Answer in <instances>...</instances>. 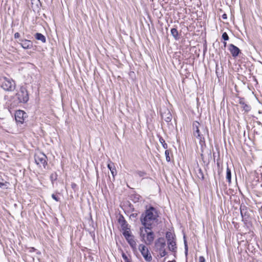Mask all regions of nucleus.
Returning a JSON list of instances; mask_svg holds the SVG:
<instances>
[{"mask_svg": "<svg viewBox=\"0 0 262 262\" xmlns=\"http://www.w3.org/2000/svg\"><path fill=\"white\" fill-rule=\"evenodd\" d=\"M159 216L158 211L154 207L150 206L147 208L140 217V221L145 228H151L152 225L157 220Z\"/></svg>", "mask_w": 262, "mask_h": 262, "instance_id": "1", "label": "nucleus"}, {"mask_svg": "<svg viewBox=\"0 0 262 262\" xmlns=\"http://www.w3.org/2000/svg\"><path fill=\"white\" fill-rule=\"evenodd\" d=\"M155 249L161 257H164L167 254L166 251V243L165 240L163 237L159 238L155 242Z\"/></svg>", "mask_w": 262, "mask_h": 262, "instance_id": "2", "label": "nucleus"}, {"mask_svg": "<svg viewBox=\"0 0 262 262\" xmlns=\"http://www.w3.org/2000/svg\"><path fill=\"white\" fill-rule=\"evenodd\" d=\"M1 87L6 91H12L15 88V83L12 79L3 77L1 78Z\"/></svg>", "mask_w": 262, "mask_h": 262, "instance_id": "3", "label": "nucleus"}, {"mask_svg": "<svg viewBox=\"0 0 262 262\" xmlns=\"http://www.w3.org/2000/svg\"><path fill=\"white\" fill-rule=\"evenodd\" d=\"M15 97L19 103H26L29 100L28 92L24 87L20 88L16 94Z\"/></svg>", "mask_w": 262, "mask_h": 262, "instance_id": "4", "label": "nucleus"}, {"mask_svg": "<svg viewBox=\"0 0 262 262\" xmlns=\"http://www.w3.org/2000/svg\"><path fill=\"white\" fill-rule=\"evenodd\" d=\"M35 163L39 167L46 168L47 165V156L42 152H37L34 156Z\"/></svg>", "mask_w": 262, "mask_h": 262, "instance_id": "5", "label": "nucleus"}, {"mask_svg": "<svg viewBox=\"0 0 262 262\" xmlns=\"http://www.w3.org/2000/svg\"><path fill=\"white\" fill-rule=\"evenodd\" d=\"M151 228L149 229L145 228V232L146 234L143 233L142 231L141 233V236L143 238L145 243L146 245H150L154 241L155 238V235L154 232L151 230Z\"/></svg>", "mask_w": 262, "mask_h": 262, "instance_id": "6", "label": "nucleus"}, {"mask_svg": "<svg viewBox=\"0 0 262 262\" xmlns=\"http://www.w3.org/2000/svg\"><path fill=\"white\" fill-rule=\"evenodd\" d=\"M138 248L146 261H150L152 260V256L147 247L143 244H140Z\"/></svg>", "mask_w": 262, "mask_h": 262, "instance_id": "7", "label": "nucleus"}, {"mask_svg": "<svg viewBox=\"0 0 262 262\" xmlns=\"http://www.w3.org/2000/svg\"><path fill=\"white\" fill-rule=\"evenodd\" d=\"M201 124L198 121H194L192 124L193 134L198 139L202 140V136L200 134V127Z\"/></svg>", "mask_w": 262, "mask_h": 262, "instance_id": "8", "label": "nucleus"}, {"mask_svg": "<svg viewBox=\"0 0 262 262\" xmlns=\"http://www.w3.org/2000/svg\"><path fill=\"white\" fill-rule=\"evenodd\" d=\"M26 113L21 110L17 111L15 114V118L17 122L22 124L26 118Z\"/></svg>", "mask_w": 262, "mask_h": 262, "instance_id": "9", "label": "nucleus"}, {"mask_svg": "<svg viewBox=\"0 0 262 262\" xmlns=\"http://www.w3.org/2000/svg\"><path fill=\"white\" fill-rule=\"evenodd\" d=\"M229 50L233 57H236L240 52L239 48L233 44H230L229 45Z\"/></svg>", "mask_w": 262, "mask_h": 262, "instance_id": "10", "label": "nucleus"}, {"mask_svg": "<svg viewBox=\"0 0 262 262\" xmlns=\"http://www.w3.org/2000/svg\"><path fill=\"white\" fill-rule=\"evenodd\" d=\"M161 117L167 122H170L172 119V115L168 110L161 113Z\"/></svg>", "mask_w": 262, "mask_h": 262, "instance_id": "11", "label": "nucleus"}, {"mask_svg": "<svg viewBox=\"0 0 262 262\" xmlns=\"http://www.w3.org/2000/svg\"><path fill=\"white\" fill-rule=\"evenodd\" d=\"M239 103L241 105L242 107L245 112H249L251 110V106L245 102L244 98H240Z\"/></svg>", "mask_w": 262, "mask_h": 262, "instance_id": "12", "label": "nucleus"}, {"mask_svg": "<svg viewBox=\"0 0 262 262\" xmlns=\"http://www.w3.org/2000/svg\"><path fill=\"white\" fill-rule=\"evenodd\" d=\"M21 42L20 43V45L25 49H31L33 46L32 42L29 40L21 39Z\"/></svg>", "mask_w": 262, "mask_h": 262, "instance_id": "13", "label": "nucleus"}, {"mask_svg": "<svg viewBox=\"0 0 262 262\" xmlns=\"http://www.w3.org/2000/svg\"><path fill=\"white\" fill-rule=\"evenodd\" d=\"M107 167L110 170L113 177H114L117 173V171L116 168L114 165V163L110 162V163L107 164Z\"/></svg>", "mask_w": 262, "mask_h": 262, "instance_id": "14", "label": "nucleus"}, {"mask_svg": "<svg viewBox=\"0 0 262 262\" xmlns=\"http://www.w3.org/2000/svg\"><path fill=\"white\" fill-rule=\"evenodd\" d=\"M34 36L36 39L40 40L42 43H45L46 42L45 36L40 33H36Z\"/></svg>", "mask_w": 262, "mask_h": 262, "instance_id": "15", "label": "nucleus"}, {"mask_svg": "<svg viewBox=\"0 0 262 262\" xmlns=\"http://www.w3.org/2000/svg\"><path fill=\"white\" fill-rule=\"evenodd\" d=\"M119 222L121 224L123 230L128 228V225L123 216H121L119 218Z\"/></svg>", "mask_w": 262, "mask_h": 262, "instance_id": "16", "label": "nucleus"}, {"mask_svg": "<svg viewBox=\"0 0 262 262\" xmlns=\"http://www.w3.org/2000/svg\"><path fill=\"white\" fill-rule=\"evenodd\" d=\"M168 247L170 251L175 252L177 250V245L176 241L173 243H169L168 244Z\"/></svg>", "mask_w": 262, "mask_h": 262, "instance_id": "17", "label": "nucleus"}, {"mask_svg": "<svg viewBox=\"0 0 262 262\" xmlns=\"http://www.w3.org/2000/svg\"><path fill=\"white\" fill-rule=\"evenodd\" d=\"M126 240L128 242L129 245L130 246V247L133 249H134L136 248L137 244H136V241L134 240L133 236L131 237L130 238H129Z\"/></svg>", "mask_w": 262, "mask_h": 262, "instance_id": "18", "label": "nucleus"}, {"mask_svg": "<svg viewBox=\"0 0 262 262\" xmlns=\"http://www.w3.org/2000/svg\"><path fill=\"white\" fill-rule=\"evenodd\" d=\"M171 34L175 39L178 40L179 39V33L178 30L176 28L171 29Z\"/></svg>", "mask_w": 262, "mask_h": 262, "instance_id": "19", "label": "nucleus"}, {"mask_svg": "<svg viewBox=\"0 0 262 262\" xmlns=\"http://www.w3.org/2000/svg\"><path fill=\"white\" fill-rule=\"evenodd\" d=\"M196 174L199 179L202 180H204V174L201 168H198V169L196 171Z\"/></svg>", "mask_w": 262, "mask_h": 262, "instance_id": "20", "label": "nucleus"}, {"mask_svg": "<svg viewBox=\"0 0 262 262\" xmlns=\"http://www.w3.org/2000/svg\"><path fill=\"white\" fill-rule=\"evenodd\" d=\"M226 179L229 183H231V170L229 168L228 166H227V167Z\"/></svg>", "mask_w": 262, "mask_h": 262, "instance_id": "21", "label": "nucleus"}, {"mask_svg": "<svg viewBox=\"0 0 262 262\" xmlns=\"http://www.w3.org/2000/svg\"><path fill=\"white\" fill-rule=\"evenodd\" d=\"M128 230H129V229L127 228V229H125L124 230H123L124 231L123 232V234L124 236L125 237V238H126V239H127L130 238L131 237L133 236V235H131V234Z\"/></svg>", "mask_w": 262, "mask_h": 262, "instance_id": "22", "label": "nucleus"}, {"mask_svg": "<svg viewBox=\"0 0 262 262\" xmlns=\"http://www.w3.org/2000/svg\"><path fill=\"white\" fill-rule=\"evenodd\" d=\"M159 141H160V143L162 145V146L164 149L167 148L168 145L165 143L164 139L162 137H160L159 138Z\"/></svg>", "mask_w": 262, "mask_h": 262, "instance_id": "23", "label": "nucleus"}, {"mask_svg": "<svg viewBox=\"0 0 262 262\" xmlns=\"http://www.w3.org/2000/svg\"><path fill=\"white\" fill-rule=\"evenodd\" d=\"M174 237L173 233H172L170 232H167V233L166 234V238L167 240H168L169 239H171Z\"/></svg>", "mask_w": 262, "mask_h": 262, "instance_id": "24", "label": "nucleus"}, {"mask_svg": "<svg viewBox=\"0 0 262 262\" xmlns=\"http://www.w3.org/2000/svg\"><path fill=\"white\" fill-rule=\"evenodd\" d=\"M165 155L166 156V160L167 162L170 161V158L169 157V150H166L165 151Z\"/></svg>", "mask_w": 262, "mask_h": 262, "instance_id": "25", "label": "nucleus"}, {"mask_svg": "<svg viewBox=\"0 0 262 262\" xmlns=\"http://www.w3.org/2000/svg\"><path fill=\"white\" fill-rule=\"evenodd\" d=\"M222 37L225 41L229 40V36L226 32L223 33Z\"/></svg>", "mask_w": 262, "mask_h": 262, "instance_id": "26", "label": "nucleus"}, {"mask_svg": "<svg viewBox=\"0 0 262 262\" xmlns=\"http://www.w3.org/2000/svg\"><path fill=\"white\" fill-rule=\"evenodd\" d=\"M184 238H185V236H184ZM184 245H185V255H187L188 254V246L187 244L186 241L184 239Z\"/></svg>", "mask_w": 262, "mask_h": 262, "instance_id": "27", "label": "nucleus"}, {"mask_svg": "<svg viewBox=\"0 0 262 262\" xmlns=\"http://www.w3.org/2000/svg\"><path fill=\"white\" fill-rule=\"evenodd\" d=\"M122 256L123 259L124 260L125 262L130 261L129 259L128 258L127 255L125 253H122Z\"/></svg>", "mask_w": 262, "mask_h": 262, "instance_id": "28", "label": "nucleus"}, {"mask_svg": "<svg viewBox=\"0 0 262 262\" xmlns=\"http://www.w3.org/2000/svg\"><path fill=\"white\" fill-rule=\"evenodd\" d=\"M52 198L54 200H55L56 201H57V202H58V201H59V200H60L59 198H58L57 196H56V195L55 194H52Z\"/></svg>", "mask_w": 262, "mask_h": 262, "instance_id": "29", "label": "nucleus"}, {"mask_svg": "<svg viewBox=\"0 0 262 262\" xmlns=\"http://www.w3.org/2000/svg\"><path fill=\"white\" fill-rule=\"evenodd\" d=\"M137 173L139 175L140 177H143L145 174V173L143 171H138L137 172Z\"/></svg>", "mask_w": 262, "mask_h": 262, "instance_id": "30", "label": "nucleus"}, {"mask_svg": "<svg viewBox=\"0 0 262 262\" xmlns=\"http://www.w3.org/2000/svg\"><path fill=\"white\" fill-rule=\"evenodd\" d=\"M176 241L175 238H172L171 239H169L167 240V245L169 244V243H173Z\"/></svg>", "mask_w": 262, "mask_h": 262, "instance_id": "31", "label": "nucleus"}, {"mask_svg": "<svg viewBox=\"0 0 262 262\" xmlns=\"http://www.w3.org/2000/svg\"><path fill=\"white\" fill-rule=\"evenodd\" d=\"M199 262H205V259L203 256H200L199 259Z\"/></svg>", "mask_w": 262, "mask_h": 262, "instance_id": "32", "label": "nucleus"}, {"mask_svg": "<svg viewBox=\"0 0 262 262\" xmlns=\"http://www.w3.org/2000/svg\"><path fill=\"white\" fill-rule=\"evenodd\" d=\"M20 37V34L18 32H16L14 34V38H18Z\"/></svg>", "mask_w": 262, "mask_h": 262, "instance_id": "33", "label": "nucleus"}, {"mask_svg": "<svg viewBox=\"0 0 262 262\" xmlns=\"http://www.w3.org/2000/svg\"><path fill=\"white\" fill-rule=\"evenodd\" d=\"M222 18L224 19H226L227 18V14H224L223 15H222Z\"/></svg>", "mask_w": 262, "mask_h": 262, "instance_id": "34", "label": "nucleus"}, {"mask_svg": "<svg viewBox=\"0 0 262 262\" xmlns=\"http://www.w3.org/2000/svg\"><path fill=\"white\" fill-rule=\"evenodd\" d=\"M5 185H6L5 183L0 182V187H3V186H4Z\"/></svg>", "mask_w": 262, "mask_h": 262, "instance_id": "35", "label": "nucleus"}, {"mask_svg": "<svg viewBox=\"0 0 262 262\" xmlns=\"http://www.w3.org/2000/svg\"><path fill=\"white\" fill-rule=\"evenodd\" d=\"M226 45H227V42H225V41H224V48H226Z\"/></svg>", "mask_w": 262, "mask_h": 262, "instance_id": "36", "label": "nucleus"}, {"mask_svg": "<svg viewBox=\"0 0 262 262\" xmlns=\"http://www.w3.org/2000/svg\"><path fill=\"white\" fill-rule=\"evenodd\" d=\"M241 213L242 216H243V212L242 210H241Z\"/></svg>", "mask_w": 262, "mask_h": 262, "instance_id": "37", "label": "nucleus"}, {"mask_svg": "<svg viewBox=\"0 0 262 262\" xmlns=\"http://www.w3.org/2000/svg\"><path fill=\"white\" fill-rule=\"evenodd\" d=\"M53 178H54V176H53V174H52L51 175V179H53Z\"/></svg>", "mask_w": 262, "mask_h": 262, "instance_id": "38", "label": "nucleus"}, {"mask_svg": "<svg viewBox=\"0 0 262 262\" xmlns=\"http://www.w3.org/2000/svg\"><path fill=\"white\" fill-rule=\"evenodd\" d=\"M168 262H176L175 260L169 261Z\"/></svg>", "mask_w": 262, "mask_h": 262, "instance_id": "39", "label": "nucleus"}, {"mask_svg": "<svg viewBox=\"0 0 262 262\" xmlns=\"http://www.w3.org/2000/svg\"><path fill=\"white\" fill-rule=\"evenodd\" d=\"M128 262H131V261H128Z\"/></svg>", "mask_w": 262, "mask_h": 262, "instance_id": "40", "label": "nucleus"}]
</instances>
